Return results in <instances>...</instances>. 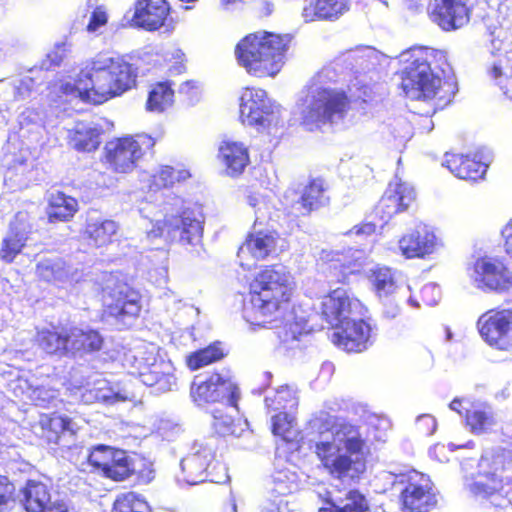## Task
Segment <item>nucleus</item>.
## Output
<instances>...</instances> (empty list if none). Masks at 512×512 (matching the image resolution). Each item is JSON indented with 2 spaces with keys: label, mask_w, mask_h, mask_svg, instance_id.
Wrapping results in <instances>:
<instances>
[{
  "label": "nucleus",
  "mask_w": 512,
  "mask_h": 512,
  "mask_svg": "<svg viewBox=\"0 0 512 512\" xmlns=\"http://www.w3.org/2000/svg\"><path fill=\"white\" fill-rule=\"evenodd\" d=\"M138 69L123 55L100 53L73 82L60 80L51 84V93L57 97L74 96L85 104L102 105L134 89Z\"/></svg>",
  "instance_id": "obj_1"
},
{
  "label": "nucleus",
  "mask_w": 512,
  "mask_h": 512,
  "mask_svg": "<svg viewBox=\"0 0 512 512\" xmlns=\"http://www.w3.org/2000/svg\"><path fill=\"white\" fill-rule=\"evenodd\" d=\"M407 65L398 72L399 89L416 100H435L445 106L455 95L456 86L446 79L452 72L445 51L431 47H417L409 52Z\"/></svg>",
  "instance_id": "obj_2"
},
{
  "label": "nucleus",
  "mask_w": 512,
  "mask_h": 512,
  "mask_svg": "<svg viewBox=\"0 0 512 512\" xmlns=\"http://www.w3.org/2000/svg\"><path fill=\"white\" fill-rule=\"evenodd\" d=\"M368 309L351 291L342 287L330 290L321 297L319 314L337 328L332 342L349 353H360L370 345L372 328L363 319Z\"/></svg>",
  "instance_id": "obj_3"
},
{
  "label": "nucleus",
  "mask_w": 512,
  "mask_h": 512,
  "mask_svg": "<svg viewBox=\"0 0 512 512\" xmlns=\"http://www.w3.org/2000/svg\"><path fill=\"white\" fill-rule=\"evenodd\" d=\"M344 437L343 447L331 441L315 445V453L327 474L342 482H358L366 472L367 456L370 453L367 441L359 428L348 422L339 425L335 432Z\"/></svg>",
  "instance_id": "obj_4"
},
{
  "label": "nucleus",
  "mask_w": 512,
  "mask_h": 512,
  "mask_svg": "<svg viewBox=\"0 0 512 512\" xmlns=\"http://www.w3.org/2000/svg\"><path fill=\"white\" fill-rule=\"evenodd\" d=\"M292 40L291 34L270 31L249 33L236 44L235 58L249 75L273 78L284 67Z\"/></svg>",
  "instance_id": "obj_5"
},
{
  "label": "nucleus",
  "mask_w": 512,
  "mask_h": 512,
  "mask_svg": "<svg viewBox=\"0 0 512 512\" xmlns=\"http://www.w3.org/2000/svg\"><path fill=\"white\" fill-rule=\"evenodd\" d=\"M250 300L264 323H284L293 313L294 285L277 265L264 266L249 285Z\"/></svg>",
  "instance_id": "obj_6"
},
{
  "label": "nucleus",
  "mask_w": 512,
  "mask_h": 512,
  "mask_svg": "<svg viewBox=\"0 0 512 512\" xmlns=\"http://www.w3.org/2000/svg\"><path fill=\"white\" fill-rule=\"evenodd\" d=\"M351 108V99L341 89L319 88L302 100L300 123L308 131H315L336 119H344Z\"/></svg>",
  "instance_id": "obj_7"
},
{
  "label": "nucleus",
  "mask_w": 512,
  "mask_h": 512,
  "mask_svg": "<svg viewBox=\"0 0 512 512\" xmlns=\"http://www.w3.org/2000/svg\"><path fill=\"white\" fill-rule=\"evenodd\" d=\"M416 193L412 186L401 180L391 181L373 209L374 221H364L354 225L347 234L370 236L377 227L385 226L393 216L408 211L416 205Z\"/></svg>",
  "instance_id": "obj_8"
},
{
  "label": "nucleus",
  "mask_w": 512,
  "mask_h": 512,
  "mask_svg": "<svg viewBox=\"0 0 512 512\" xmlns=\"http://www.w3.org/2000/svg\"><path fill=\"white\" fill-rule=\"evenodd\" d=\"M156 138L146 133L115 137L104 147L107 167L116 174L132 173L146 156L154 155Z\"/></svg>",
  "instance_id": "obj_9"
},
{
  "label": "nucleus",
  "mask_w": 512,
  "mask_h": 512,
  "mask_svg": "<svg viewBox=\"0 0 512 512\" xmlns=\"http://www.w3.org/2000/svg\"><path fill=\"white\" fill-rule=\"evenodd\" d=\"M87 461L94 471L114 482L127 480L136 473L134 460L127 451L107 445L94 447ZM153 479L154 471L150 467L137 472L138 484H148Z\"/></svg>",
  "instance_id": "obj_10"
},
{
  "label": "nucleus",
  "mask_w": 512,
  "mask_h": 512,
  "mask_svg": "<svg viewBox=\"0 0 512 512\" xmlns=\"http://www.w3.org/2000/svg\"><path fill=\"white\" fill-rule=\"evenodd\" d=\"M125 367L132 377L157 393L171 391L176 386L175 368L151 350L138 349L126 357Z\"/></svg>",
  "instance_id": "obj_11"
},
{
  "label": "nucleus",
  "mask_w": 512,
  "mask_h": 512,
  "mask_svg": "<svg viewBox=\"0 0 512 512\" xmlns=\"http://www.w3.org/2000/svg\"><path fill=\"white\" fill-rule=\"evenodd\" d=\"M403 488L399 494V506L402 512H432L438 506V499L431 479L416 470L400 476Z\"/></svg>",
  "instance_id": "obj_12"
},
{
  "label": "nucleus",
  "mask_w": 512,
  "mask_h": 512,
  "mask_svg": "<svg viewBox=\"0 0 512 512\" xmlns=\"http://www.w3.org/2000/svg\"><path fill=\"white\" fill-rule=\"evenodd\" d=\"M474 280L483 292L503 294L512 288V271L502 258L484 255L473 265Z\"/></svg>",
  "instance_id": "obj_13"
},
{
  "label": "nucleus",
  "mask_w": 512,
  "mask_h": 512,
  "mask_svg": "<svg viewBox=\"0 0 512 512\" xmlns=\"http://www.w3.org/2000/svg\"><path fill=\"white\" fill-rule=\"evenodd\" d=\"M482 339L491 347L512 349V309L495 308L486 311L477 321Z\"/></svg>",
  "instance_id": "obj_14"
},
{
  "label": "nucleus",
  "mask_w": 512,
  "mask_h": 512,
  "mask_svg": "<svg viewBox=\"0 0 512 512\" xmlns=\"http://www.w3.org/2000/svg\"><path fill=\"white\" fill-rule=\"evenodd\" d=\"M35 434L48 446L65 445L76 437L79 427L75 419L59 410L39 414Z\"/></svg>",
  "instance_id": "obj_15"
},
{
  "label": "nucleus",
  "mask_w": 512,
  "mask_h": 512,
  "mask_svg": "<svg viewBox=\"0 0 512 512\" xmlns=\"http://www.w3.org/2000/svg\"><path fill=\"white\" fill-rule=\"evenodd\" d=\"M183 481L189 485H196L205 481L219 483L222 476L218 470H223L222 465L215 461V454L211 447L202 446L193 453L186 455L181 460Z\"/></svg>",
  "instance_id": "obj_16"
},
{
  "label": "nucleus",
  "mask_w": 512,
  "mask_h": 512,
  "mask_svg": "<svg viewBox=\"0 0 512 512\" xmlns=\"http://www.w3.org/2000/svg\"><path fill=\"white\" fill-rule=\"evenodd\" d=\"M164 229L171 239L181 245H198L203 238L204 217L193 208H183L164 220Z\"/></svg>",
  "instance_id": "obj_17"
},
{
  "label": "nucleus",
  "mask_w": 512,
  "mask_h": 512,
  "mask_svg": "<svg viewBox=\"0 0 512 512\" xmlns=\"http://www.w3.org/2000/svg\"><path fill=\"white\" fill-rule=\"evenodd\" d=\"M172 7L168 0H136L131 18L133 26L148 32L173 29Z\"/></svg>",
  "instance_id": "obj_18"
},
{
  "label": "nucleus",
  "mask_w": 512,
  "mask_h": 512,
  "mask_svg": "<svg viewBox=\"0 0 512 512\" xmlns=\"http://www.w3.org/2000/svg\"><path fill=\"white\" fill-rule=\"evenodd\" d=\"M73 328L66 323H50L36 328L33 344L49 357H70Z\"/></svg>",
  "instance_id": "obj_19"
},
{
  "label": "nucleus",
  "mask_w": 512,
  "mask_h": 512,
  "mask_svg": "<svg viewBox=\"0 0 512 512\" xmlns=\"http://www.w3.org/2000/svg\"><path fill=\"white\" fill-rule=\"evenodd\" d=\"M471 12L465 0H434L429 9V17L440 29L450 32L466 26Z\"/></svg>",
  "instance_id": "obj_20"
},
{
  "label": "nucleus",
  "mask_w": 512,
  "mask_h": 512,
  "mask_svg": "<svg viewBox=\"0 0 512 512\" xmlns=\"http://www.w3.org/2000/svg\"><path fill=\"white\" fill-rule=\"evenodd\" d=\"M329 185L321 177L311 178L303 187L297 201V207H292L289 214L293 217L309 216L313 212L329 206Z\"/></svg>",
  "instance_id": "obj_21"
},
{
  "label": "nucleus",
  "mask_w": 512,
  "mask_h": 512,
  "mask_svg": "<svg viewBox=\"0 0 512 512\" xmlns=\"http://www.w3.org/2000/svg\"><path fill=\"white\" fill-rule=\"evenodd\" d=\"M30 233L31 225L23 217V213L18 212L10 222L8 232L2 239L0 259L7 264L13 263L26 247Z\"/></svg>",
  "instance_id": "obj_22"
},
{
  "label": "nucleus",
  "mask_w": 512,
  "mask_h": 512,
  "mask_svg": "<svg viewBox=\"0 0 512 512\" xmlns=\"http://www.w3.org/2000/svg\"><path fill=\"white\" fill-rule=\"evenodd\" d=\"M436 245V235L427 226H417L399 240V249L408 259L424 258L435 251Z\"/></svg>",
  "instance_id": "obj_23"
},
{
  "label": "nucleus",
  "mask_w": 512,
  "mask_h": 512,
  "mask_svg": "<svg viewBox=\"0 0 512 512\" xmlns=\"http://www.w3.org/2000/svg\"><path fill=\"white\" fill-rule=\"evenodd\" d=\"M141 304L136 293L126 287H116L109 293V301L104 305V313L120 321L136 318Z\"/></svg>",
  "instance_id": "obj_24"
},
{
  "label": "nucleus",
  "mask_w": 512,
  "mask_h": 512,
  "mask_svg": "<svg viewBox=\"0 0 512 512\" xmlns=\"http://www.w3.org/2000/svg\"><path fill=\"white\" fill-rule=\"evenodd\" d=\"M262 89L245 88L240 97V118L248 126L263 125L268 115V108Z\"/></svg>",
  "instance_id": "obj_25"
},
{
  "label": "nucleus",
  "mask_w": 512,
  "mask_h": 512,
  "mask_svg": "<svg viewBox=\"0 0 512 512\" xmlns=\"http://www.w3.org/2000/svg\"><path fill=\"white\" fill-rule=\"evenodd\" d=\"M22 504L26 512H43L51 501V484L47 478L28 479L21 488Z\"/></svg>",
  "instance_id": "obj_26"
},
{
  "label": "nucleus",
  "mask_w": 512,
  "mask_h": 512,
  "mask_svg": "<svg viewBox=\"0 0 512 512\" xmlns=\"http://www.w3.org/2000/svg\"><path fill=\"white\" fill-rule=\"evenodd\" d=\"M351 8V0H313L302 9L305 22L336 21Z\"/></svg>",
  "instance_id": "obj_27"
},
{
  "label": "nucleus",
  "mask_w": 512,
  "mask_h": 512,
  "mask_svg": "<svg viewBox=\"0 0 512 512\" xmlns=\"http://www.w3.org/2000/svg\"><path fill=\"white\" fill-rule=\"evenodd\" d=\"M218 157L231 177L240 176L250 163L249 150L241 142L224 140L218 149Z\"/></svg>",
  "instance_id": "obj_28"
},
{
  "label": "nucleus",
  "mask_w": 512,
  "mask_h": 512,
  "mask_svg": "<svg viewBox=\"0 0 512 512\" xmlns=\"http://www.w3.org/2000/svg\"><path fill=\"white\" fill-rule=\"evenodd\" d=\"M445 164L456 177L468 181L482 179L487 171V165L471 154H446Z\"/></svg>",
  "instance_id": "obj_29"
},
{
  "label": "nucleus",
  "mask_w": 512,
  "mask_h": 512,
  "mask_svg": "<svg viewBox=\"0 0 512 512\" xmlns=\"http://www.w3.org/2000/svg\"><path fill=\"white\" fill-rule=\"evenodd\" d=\"M225 384H229V378L214 372L205 380L199 383H192L190 389L191 398L198 406L219 402L223 398V385Z\"/></svg>",
  "instance_id": "obj_30"
},
{
  "label": "nucleus",
  "mask_w": 512,
  "mask_h": 512,
  "mask_svg": "<svg viewBox=\"0 0 512 512\" xmlns=\"http://www.w3.org/2000/svg\"><path fill=\"white\" fill-rule=\"evenodd\" d=\"M279 234L276 231H257L249 233L240 247V255L244 249L255 259L265 260L277 252Z\"/></svg>",
  "instance_id": "obj_31"
},
{
  "label": "nucleus",
  "mask_w": 512,
  "mask_h": 512,
  "mask_svg": "<svg viewBox=\"0 0 512 512\" xmlns=\"http://www.w3.org/2000/svg\"><path fill=\"white\" fill-rule=\"evenodd\" d=\"M78 209L77 199L62 191L52 192L47 199L46 215L50 223L69 222Z\"/></svg>",
  "instance_id": "obj_32"
},
{
  "label": "nucleus",
  "mask_w": 512,
  "mask_h": 512,
  "mask_svg": "<svg viewBox=\"0 0 512 512\" xmlns=\"http://www.w3.org/2000/svg\"><path fill=\"white\" fill-rule=\"evenodd\" d=\"M73 336L71 342V356H85L100 352L104 347V337L93 328L79 329L72 326Z\"/></svg>",
  "instance_id": "obj_33"
},
{
  "label": "nucleus",
  "mask_w": 512,
  "mask_h": 512,
  "mask_svg": "<svg viewBox=\"0 0 512 512\" xmlns=\"http://www.w3.org/2000/svg\"><path fill=\"white\" fill-rule=\"evenodd\" d=\"M511 481L503 482L502 479H497L494 475L487 477L484 483H476V492L481 494L483 498L487 499L490 504L496 508L507 507L512 503L510 496Z\"/></svg>",
  "instance_id": "obj_34"
},
{
  "label": "nucleus",
  "mask_w": 512,
  "mask_h": 512,
  "mask_svg": "<svg viewBox=\"0 0 512 512\" xmlns=\"http://www.w3.org/2000/svg\"><path fill=\"white\" fill-rule=\"evenodd\" d=\"M170 80L156 81L149 86L145 108L149 112L162 113L173 106L175 91Z\"/></svg>",
  "instance_id": "obj_35"
},
{
  "label": "nucleus",
  "mask_w": 512,
  "mask_h": 512,
  "mask_svg": "<svg viewBox=\"0 0 512 512\" xmlns=\"http://www.w3.org/2000/svg\"><path fill=\"white\" fill-rule=\"evenodd\" d=\"M347 503H342L327 496L324 499L326 506L320 507L318 512H370V503L366 496L356 488L349 489L345 493Z\"/></svg>",
  "instance_id": "obj_36"
},
{
  "label": "nucleus",
  "mask_w": 512,
  "mask_h": 512,
  "mask_svg": "<svg viewBox=\"0 0 512 512\" xmlns=\"http://www.w3.org/2000/svg\"><path fill=\"white\" fill-rule=\"evenodd\" d=\"M488 74L504 95L512 100V49L497 56L488 69Z\"/></svg>",
  "instance_id": "obj_37"
},
{
  "label": "nucleus",
  "mask_w": 512,
  "mask_h": 512,
  "mask_svg": "<svg viewBox=\"0 0 512 512\" xmlns=\"http://www.w3.org/2000/svg\"><path fill=\"white\" fill-rule=\"evenodd\" d=\"M369 281L380 299L392 296L400 288L396 271L387 266H376L371 269Z\"/></svg>",
  "instance_id": "obj_38"
},
{
  "label": "nucleus",
  "mask_w": 512,
  "mask_h": 512,
  "mask_svg": "<svg viewBox=\"0 0 512 512\" xmlns=\"http://www.w3.org/2000/svg\"><path fill=\"white\" fill-rule=\"evenodd\" d=\"M464 419L470 431L476 435L488 433L496 425L493 412L481 404H471L465 408Z\"/></svg>",
  "instance_id": "obj_39"
},
{
  "label": "nucleus",
  "mask_w": 512,
  "mask_h": 512,
  "mask_svg": "<svg viewBox=\"0 0 512 512\" xmlns=\"http://www.w3.org/2000/svg\"><path fill=\"white\" fill-rule=\"evenodd\" d=\"M103 129L98 126L78 124L70 133V144L80 152H92L99 148Z\"/></svg>",
  "instance_id": "obj_40"
},
{
  "label": "nucleus",
  "mask_w": 512,
  "mask_h": 512,
  "mask_svg": "<svg viewBox=\"0 0 512 512\" xmlns=\"http://www.w3.org/2000/svg\"><path fill=\"white\" fill-rule=\"evenodd\" d=\"M227 351L221 341H214L206 347L191 352L186 357V365L191 371L198 370L205 366L223 360Z\"/></svg>",
  "instance_id": "obj_41"
},
{
  "label": "nucleus",
  "mask_w": 512,
  "mask_h": 512,
  "mask_svg": "<svg viewBox=\"0 0 512 512\" xmlns=\"http://www.w3.org/2000/svg\"><path fill=\"white\" fill-rule=\"evenodd\" d=\"M190 176L191 174L187 169L163 165L151 175L149 190L158 192L173 188L175 185L185 182Z\"/></svg>",
  "instance_id": "obj_42"
},
{
  "label": "nucleus",
  "mask_w": 512,
  "mask_h": 512,
  "mask_svg": "<svg viewBox=\"0 0 512 512\" xmlns=\"http://www.w3.org/2000/svg\"><path fill=\"white\" fill-rule=\"evenodd\" d=\"M118 225L113 220L88 221L85 225V237L96 247L106 246L113 241Z\"/></svg>",
  "instance_id": "obj_43"
},
{
  "label": "nucleus",
  "mask_w": 512,
  "mask_h": 512,
  "mask_svg": "<svg viewBox=\"0 0 512 512\" xmlns=\"http://www.w3.org/2000/svg\"><path fill=\"white\" fill-rule=\"evenodd\" d=\"M271 432L285 443H294L300 436L295 418L288 412H278L271 418Z\"/></svg>",
  "instance_id": "obj_44"
},
{
  "label": "nucleus",
  "mask_w": 512,
  "mask_h": 512,
  "mask_svg": "<svg viewBox=\"0 0 512 512\" xmlns=\"http://www.w3.org/2000/svg\"><path fill=\"white\" fill-rule=\"evenodd\" d=\"M148 504L139 494L129 491L118 495L111 512H147Z\"/></svg>",
  "instance_id": "obj_45"
},
{
  "label": "nucleus",
  "mask_w": 512,
  "mask_h": 512,
  "mask_svg": "<svg viewBox=\"0 0 512 512\" xmlns=\"http://www.w3.org/2000/svg\"><path fill=\"white\" fill-rule=\"evenodd\" d=\"M68 50L69 44L66 41L56 43L53 49L47 53L43 60V66H45L46 69L59 67L64 61Z\"/></svg>",
  "instance_id": "obj_46"
},
{
  "label": "nucleus",
  "mask_w": 512,
  "mask_h": 512,
  "mask_svg": "<svg viewBox=\"0 0 512 512\" xmlns=\"http://www.w3.org/2000/svg\"><path fill=\"white\" fill-rule=\"evenodd\" d=\"M60 266L57 262L50 259H44L37 263L35 273L39 280L44 282H52L58 278Z\"/></svg>",
  "instance_id": "obj_47"
},
{
  "label": "nucleus",
  "mask_w": 512,
  "mask_h": 512,
  "mask_svg": "<svg viewBox=\"0 0 512 512\" xmlns=\"http://www.w3.org/2000/svg\"><path fill=\"white\" fill-rule=\"evenodd\" d=\"M15 502V485L7 476L0 475V512Z\"/></svg>",
  "instance_id": "obj_48"
},
{
  "label": "nucleus",
  "mask_w": 512,
  "mask_h": 512,
  "mask_svg": "<svg viewBox=\"0 0 512 512\" xmlns=\"http://www.w3.org/2000/svg\"><path fill=\"white\" fill-rule=\"evenodd\" d=\"M108 21L106 10L102 6L96 7L89 19L87 24V30L89 32H95L100 27L104 26Z\"/></svg>",
  "instance_id": "obj_49"
},
{
  "label": "nucleus",
  "mask_w": 512,
  "mask_h": 512,
  "mask_svg": "<svg viewBox=\"0 0 512 512\" xmlns=\"http://www.w3.org/2000/svg\"><path fill=\"white\" fill-rule=\"evenodd\" d=\"M416 426L421 434L429 436L436 431L437 423L434 417L423 415L417 419Z\"/></svg>",
  "instance_id": "obj_50"
},
{
  "label": "nucleus",
  "mask_w": 512,
  "mask_h": 512,
  "mask_svg": "<svg viewBox=\"0 0 512 512\" xmlns=\"http://www.w3.org/2000/svg\"><path fill=\"white\" fill-rule=\"evenodd\" d=\"M228 392V402L229 405L233 407H237L238 400L240 398V392L238 387L231 382L229 379V384L223 385V392Z\"/></svg>",
  "instance_id": "obj_51"
},
{
  "label": "nucleus",
  "mask_w": 512,
  "mask_h": 512,
  "mask_svg": "<svg viewBox=\"0 0 512 512\" xmlns=\"http://www.w3.org/2000/svg\"><path fill=\"white\" fill-rule=\"evenodd\" d=\"M505 252L512 258V220L503 230Z\"/></svg>",
  "instance_id": "obj_52"
},
{
  "label": "nucleus",
  "mask_w": 512,
  "mask_h": 512,
  "mask_svg": "<svg viewBox=\"0 0 512 512\" xmlns=\"http://www.w3.org/2000/svg\"><path fill=\"white\" fill-rule=\"evenodd\" d=\"M198 88V83L194 80H188L181 84L179 88V92L181 94H185L186 96L190 97L194 94L195 90Z\"/></svg>",
  "instance_id": "obj_53"
},
{
  "label": "nucleus",
  "mask_w": 512,
  "mask_h": 512,
  "mask_svg": "<svg viewBox=\"0 0 512 512\" xmlns=\"http://www.w3.org/2000/svg\"><path fill=\"white\" fill-rule=\"evenodd\" d=\"M462 406H463V400L459 399V398H454L449 404L450 409L457 412L459 415L464 416L465 409H463Z\"/></svg>",
  "instance_id": "obj_54"
},
{
  "label": "nucleus",
  "mask_w": 512,
  "mask_h": 512,
  "mask_svg": "<svg viewBox=\"0 0 512 512\" xmlns=\"http://www.w3.org/2000/svg\"><path fill=\"white\" fill-rule=\"evenodd\" d=\"M475 447V442L470 440L464 444L456 445L454 443H449L448 448L450 451H455L458 449H473Z\"/></svg>",
  "instance_id": "obj_55"
},
{
  "label": "nucleus",
  "mask_w": 512,
  "mask_h": 512,
  "mask_svg": "<svg viewBox=\"0 0 512 512\" xmlns=\"http://www.w3.org/2000/svg\"><path fill=\"white\" fill-rule=\"evenodd\" d=\"M43 512H68V509L65 504L56 501L52 504V506Z\"/></svg>",
  "instance_id": "obj_56"
},
{
  "label": "nucleus",
  "mask_w": 512,
  "mask_h": 512,
  "mask_svg": "<svg viewBox=\"0 0 512 512\" xmlns=\"http://www.w3.org/2000/svg\"><path fill=\"white\" fill-rule=\"evenodd\" d=\"M340 269H341V272H342V274H343V278H342V279H340L339 281H340V282H343V283L346 281V279H347V277H348L349 275H351V274H354V273H355V270H354V269H352V268H350L349 266H346V265H344V264L340 265Z\"/></svg>",
  "instance_id": "obj_57"
},
{
  "label": "nucleus",
  "mask_w": 512,
  "mask_h": 512,
  "mask_svg": "<svg viewBox=\"0 0 512 512\" xmlns=\"http://www.w3.org/2000/svg\"><path fill=\"white\" fill-rule=\"evenodd\" d=\"M492 462L494 464H501L502 466L504 465L503 457L498 455V454H495V455L492 456Z\"/></svg>",
  "instance_id": "obj_58"
},
{
  "label": "nucleus",
  "mask_w": 512,
  "mask_h": 512,
  "mask_svg": "<svg viewBox=\"0 0 512 512\" xmlns=\"http://www.w3.org/2000/svg\"><path fill=\"white\" fill-rule=\"evenodd\" d=\"M243 0H222L221 3L224 7H228L230 5L236 4L238 2H242Z\"/></svg>",
  "instance_id": "obj_59"
},
{
  "label": "nucleus",
  "mask_w": 512,
  "mask_h": 512,
  "mask_svg": "<svg viewBox=\"0 0 512 512\" xmlns=\"http://www.w3.org/2000/svg\"><path fill=\"white\" fill-rule=\"evenodd\" d=\"M265 15H270L272 12V5L270 3H265Z\"/></svg>",
  "instance_id": "obj_60"
}]
</instances>
